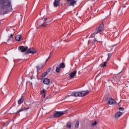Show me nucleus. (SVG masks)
I'll use <instances>...</instances> for the list:
<instances>
[{"instance_id":"32","label":"nucleus","mask_w":129,"mask_h":129,"mask_svg":"<svg viewBox=\"0 0 129 129\" xmlns=\"http://www.w3.org/2000/svg\"><path fill=\"white\" fill-rule=\"evenodd\" d=\"M51 54H52V51L50 52L49 55L51 56Z\"/></svg>"},{"instance_id":"12","label":"nucleus","mask_w":129,"mask_h":129,"mask_svg":"<svg viewBox=\"0 0 129 129\" xmlns=\"http://www.w3.org/2000/svg\"><path fill=\"white\" fill-rule=\"evenodd\" d=\"M77 73V71H74L73 73L70 74V78H71L72 79H73V78H74V76L76 75Z\"/></svg>"},{"instance_id":"5","label":"nucleus","mask_w":129,"mask_h":129,"mask_svg":"<svg viewBox=\"0 0 129 129\" xmlns=\"http://www.w3.org/2000/svg\"><path fill=\"white\" fill-rule=\"evenodd\" d=\"M61 68H65V63H64V62H61L60 64H59L58 67L56 68L55 71L56 73H59V72H60V70Z\"/></svg>"},{"instance_id":"27","label":"nucleus","mask_w":129,"mask_h":129,"mask_svg":"<svg viewBox=\"0 0 129 129\" xmlns=\"http://www.w3.org/2000/svg\"><path fill=\"white\" fill-rule=\"evenodd\" d=\"M99 42V41L97 40H96V38H95V39H94V43H95V42Z\"/></svg>"},{"instance_id":"30","label":"nucleus","mask_w":129,"mask_h":129,"mask_svg":"<svg viewBox=\"0 0 129 129\" xmlns=\"http://www.w3.org/2000/svg\"><path fill=\"white\" fill-rule=\"evenodd\" d=\"M91 43V40H89L88 42V45H90V43Z\"/></svg>"},{"instance_id":"33","label":"nucleus","mask_w":129,"mask_h":129,"mask_svg":"<svg viewBox=\"0 0 129 129\" xmlns=\"http://www.w3.org/2000/svg\"><path fill=\"white\" fill-rule=\"evenodd\" d=\"M50 55H49V57L47 58L48 59H50Z\"/></svg>"},{"instance_id":"35","label":"nucleus","mask_w":129,"mask_h":129,"mask_svg":"<svg viewBox=\"0 0 129 129\" xmlns=\"http://www.w3.org/2000/svg\"><path fill=\"white\" fill-rule=\"evenodd\" d=\"M67 97V96H66V97H65V98H66Z\"/></svg>"},{"instance_id":"2","label":"nucleus","mask_w":129,"mask_h":129,"mask_svg":"<svg viewBox=\"0 0 129 129\" xmlns=\"http://www.w3.org/2000/svg\"><path fill=\"white\" fill-rule=\"evenodd\" d=\"M89 93V91H82L80 92H74L71 95H68V97L69 96H75L77 97V96L83 97L85 96V95H87Z\"/></svg>"},{"instance_id":"23","label":"nucleus","mask_w":129,"mask_h":129,"mask_svg":"<svg viewBox=\"0 0 129 129\" xmlns=\"http://www.w3.org/2000/svg\"><path fill=\"white\" fill-rule=\"evenodd\" d=\"M107 63V61H105L103 64H100V67H105V66H106Z\"/></svg>"},{"instance_id":"22","label":"nucleus","mask_w":129,"mask_h":129,"mask_svg":"<svg viewBox=\"0 0 129 129\" xmlns=\"http://www.w3.org/2000/svg\"><path fill=\"white\" fill-rule=\"evenodd\" d=\"M112 55V53H108V58L107 59V61H109V59H110V57Z\"/></svg>"},{"instance_id":"4","label":"nucleus","mask_w":129,"mask_h":129,"mask_svg":"<svg viewBox=\"0 0 129 129\" xmlns=\"http://www.w3.org/2000/svg\"><path fill=\"white\" fill-rule=\"evenodd\" d=\"M68 111V110H66L62 111H55L54 113L53 117L54 118H56L57 117H60V116H62L63 114H65L66 112Z\"/></svg>"},{"instance_id":"26","label":"nucleus","mask_w":129,"mask_h":129,"mask_svg":"<svg viewBox=\"0 0 129 129\" xmlns=\"http://www.w3.org/2000/svg\"><path fill=\"white\" fill-rule=\"evenodd\" d=\"M119 110H121V111H123V110H124V108H122V107H119Z\"/></svg>"},{"instance_id":"1","label":"nucleus","mask_w":129,"mask_h":129,"mask_svg":"<svg viewBox=\"0 0 129 129\" xmlns=\"http://www.w3.org/2000/svg\"><path fill=\"white\" fill-rule=\"evenodd\" d=\"M13 7L10 0H0V13L12 12Z\"/></svg>"},{"instance_id":"29","label":"nucleus","mask_w":129,"mask_h":129,"mask_svg":"<svg viewBox=\"0 0 129 129\" xmlns=\"http://www.w3.org/2000/svg\"><path fill=\"white\" fill-rule=\"evenodd\" d=\"M50 71H51V68H49V69L47 70L46 72L48 73V72H50Z\"/></svg>"},{"instance_id":"14","label":"nucleus","mask_w":129,"mask_h":129,"mask_svg":"<svg viewBox=\"0 0 129 129\" xmlns=\"http://www.w3.org/2000/svg\"><path fill=\"white\" fill-rule=\"evenodd\" d=\"M46 91H47L46 89H43V90H41L40 92L41 95H42V96H43L44 98H45V97H46Z\"/></svg>"},{"instance_id":"19","label":"nucleus","mask_w":129,"mask_h":129,"mask_svg":"<svg viewBox=\"0 0 129 129\" xmlns=\"http://www.w3.org/2000/svg\"><path fill=\"white\" fill-rule=\"evenodd\" d=\"M72 126V124L71 123V121H69L67 124V126L69 128H71V126Z\"/></svg>"},{"instance_id":"13","label":"nucleus","mask_w":129,"mask_h":129,"mask_svg":"<svg viewBox=\"0 0 129 129\" xmlns=\"http://www.w3.org/2000/svg\"><path fill=\"white\" fill-rule=\"evenodd\" d=\"M44 84H46V85H49L50 84V79L48 78H45L43 80Z\"/></svg>"},{"instance_id":"28","label":"nucleus","mask_w":129,"mask_h":129,"mask_svg":"<svg viewBox=\"0 0 129 129\" xmlns=\"http://www.w3.org/2000/svg\"><path fill=\"white\" fill-rule=\"evenodd\" d=\"M9 39H11L12 38H13V34H11L9 36Z\"/></svg>"},{"instance_id":"10","label":"nucleus","mask_w":129,"mask_h":129,"mask_svg":"<svg viewBox=\"0 0 129 129\" xmlns=\"http://www.w3.org/2000/svg\"><path fill=\"white\" fill-rule=\"evenodd\" d=\"M18 49L21 51V52H26V51L27 52V51H28V47L26 46H20Z\"/></svg>"},{"instance_id":"24","label":"nucleus","mask_w":129,"mask_h":129,"mask_svg":"<svg viewBox=\"0 0 129 129\" xmlns=\"http://www.w3.org/2000/svg\"><path fill=\"white\" fill-rule=\"evenodd\" d=\"M36 69H37V72H39L41 70V68H40L39 66H37L36 67Z\"/></svg>"},{"instance_id":"34","label":"nucleus","mask_w":129,"mask_h":129,"mask_svg":"<svg viewBox=\"0 0 129 129\" xmlns=\"http://www.w3.org/2000/svg\"><path fill=\"white\" fill-rule=\"evenodd\" d=\"M48 60H49V59H46V62H47V61H48Z\"/></svg>"},{"instance_id":"18","label":"nucleus","mask_w":129,"mask_h":129,"mask_svg":"<svg viewBox=\"0 0 129 129\" xmlns=\"http://www.w3.org/2000/svg\"><path fill=\"white\" fill-rule=\"evenodd\" d=\"M48 74V73L47 72H45L44 73H43L41 76V79H44L46 76H47V75Z\"/></svg>"},{"instance_id":"17","label":"nucleus","mask_w":129,"mask_h":129,"mask_svg":"<svg viewBox=\"0 0 129 129\" xmlns=\"http://www.w3.org/2000/svg\"><path fill=\"white\" fill-rule=\"evenodd\" d=\"M122 114V113L121 112H117L115 114V117H119Z\"/></svg>"},{"instance_id":"20","label":"nucleus","mask_w":129,"mask_h":129,"mask_svg":"<svg viewBox=\"0 0 129 129\" xmlns=\"http://www.w3.org/2000/svg\"><path fill=\"white\" fill-rule=\"evenodd\" d=\"M24 102V99L22 97L20 100L18 101V104H22Z\"/></svg>"},{"instance_id":"3","label":"nucleus","mask_w":129,"mask_h":129,"mask_svg":"<svg viewBox=\"0 0 129 129\" xmlns=\"http://www.w3.org/2000/svg\"><path fill=\"white\" fill-rule=\"evenodd\" d=\"M103 30H104V24H103V22H102L101 24H100L99 26L96 30L95 32L91 35V37L94 38L96 34H98V33H101Z\"/></svg>"},{"instance_id":"11","label":"nucleus","mask_w":129,"mask_h":129,"mask_svg":"<svg viewBox=\"0 0 129 129\" xmlns=\"http://www.w3.org/2000/svg\"><path fill=\"white\" fill-rule=\"evenodd\" d=\"M53 6L54 8H57L60 6V0H55L53 3Z\"/></svg>"},{"instance_id":"25","label":"nucleus","mask_w":129,"mask_h":129,"mask_svg":"<svg viewBox=\"0 0 129 129\" xmlns=\"http://www.w3.org/2000/svg\"><path fill=\"white\" fill-rule=\"evenodd\" d=\"M97 124V122L96 121H94V123H92V126H94V125H96Z\"/></svg>"},{"instance_id":"15","label":"nucleus","mask_w":129,"mask_h":129,"mask_svg":"<svg viewBox=\"0 0 129 129\" xmlns=\"http://www.w3.org/2000/svg\"><path fill=\"white\" fill-rule=\"evenodd\" d=\"M28 109H29V108H23L22 109H20L16 112V114H18V113H20V112H21V111H24L25 110L27 111V110H28Z\"/></svg>"},{"instance_id":"8","label":"nucleus","mask_w":129,"mask_h":129,"mask_svg":"<svg viewBox=\"0 0 129 129\" xmlns=\"http://www.w3.org/2000/svg\"><path fill=\"white\" fill-rule=\"evenodd\" d=\"M48 20V19L46 18H43L42 20H41V22H43V23L42 24H41L40 25L41 27H43V28H45V27L47 26V22L46 21Z\"/></svg>"},{"instance_id":"6","label":"nucleus","mask_w":129,"mask_h":129,"mask_svg":"<svg viewBox=\"0 0 129 129\" xmlns=\"http://www.w3.org/2000/svg\"><path fill=\"white\" fill-rule=\"evenodd\" d=\"M37 51L33 47H31L29 49H27L26 51L27 54H29V53H31V54H36Z\"/></svg>"},{"instance_id":"9","label":"nucleus","mask_w":129,"mask_h":129,"mask_svg":"<svg viewBox=\"0 0 129 129\" xmlns=\"http://www.w3.org/2000/svg\"><path fill=\"white\" fill-rule=\"evenodd\" d=\"M77 2V1L75 0H68V5L70 6H73L74 7V5H76Z\"/></svg>"},{"instance_id":"7","label":"nucleus","mask_w":129,"mask_h":129,"mask_svg":"<svg viewBox=\"0 0 129 129\" xmlns=\"http://www.w3.org/2000/svg\"><path fill=\"white\" fill-rule=\"evenodd\" d=\"M107 100L108 101V104L111 105L114 104L116 102L115 100L113 99L112 98H107Z\"/></svg>"},{"instance_id":"31","label":"nucleus","mask_w":129,"mask_h":129,"mask_svg":"<svg viewBox=\"0 0 129 129\" xmlns=\"http://www.w3.org/2000/svg\"><path fill=\"white\" fill-rule=\"evenodd\" d=\"M30 79H31V80L33 79V76L30 77Z\"/></svg>"},{"instance_id":"16","label":"nucleus","mask_w":129,"mask_h":129,"mask_svg":"<svg viewBox=\"0 0 129 129\" xmlns=\"http://www.w3.org/2000/svg\"><path fill=\"white\" fill-rule=\"evenodd\" d=\"M15 39L16 41H20L22 40V35H18L15 37Z\"/></svg>"},{"instance_id":"21","label":"nucleus","mask_w":129,"mask_h":129,"mask_svg":"<svg viewBox=\"0 0 129 129\" xmlns=\"http://www.w3.org/2000/svg\"><path fill=\"white\" fill-rule=\"evenodd\" d=\"M76 128H78L79 127V121H77L76 124H75Z\"/></svg>"}]
</instances>
